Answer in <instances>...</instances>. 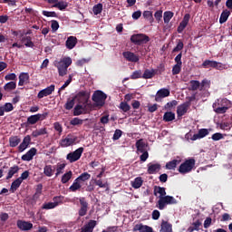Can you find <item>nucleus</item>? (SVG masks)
<instances>
[{
    "label": "nucleus",
    "mask_w": 232,
    "mask_h": 232,
    "mask_svg": "<svg viewBox=\"0 0 232 232\" xmlns=\"http://www.w3.org/2000/svg\"><path fill=\"white\" fill-rule=\"evenodd\" d=\"M55 68L58 70L60 77H64L68 74V68L72 66V58L70 56H65L61 59L59 62L54 63Z\"/></svg>",
    "instance_id": "obj_1"
},
{
    "label": "nucleus",
    "mask_w": 232,
    "mask_h": 232,
    "mask_svg": "<svg viewBox=\"0 0 232 232\" xmlns=\"http://www.w3.org/2000/svg\"><path fill=\"white\" fill-rule=\"evenodd\" d=\"M230 102L227 99H218L213 103L214 111L218 114L226 113L229 110Z\"/></svg>",
    "instance_id": "obj_2"
},
{
    "label": "nucleus",
    "mask_w": 232,
    "mask_h": 232,
    "mask_svg": "<svg viewBox=\"0 0 232 232\" xmlns=\"http://www.w3.org/2000/svg\"><path fill=\"white\" fill-rule=\"evenodd\" d=\"M151 39L146 34H136L130 36V43L136 44V46H142V44H148Z\"/></svg>",
    "instance_id": "obj_3"
},
{
    "label": "nucleus",
    "mask_w": 232,
    "mask_h": 232,
    "mask_svg": "<svg viewBox=\"0 0 232 232\" xmlns=\"http://www.w3.org/2000/svg\"><path fill=\"white\" fill-rule=\"evenodd\" d=\"M177 204V199L173 198V196H163L159 197V200L157 202V208L160 210L165 209L167 206Z\"/></svg>",
    "instance_id": "obj_4"
},
{
    "label": "nucleus",
    "mask_w": 232,
    "mask_h": 232,
    "mask_svg": "<svg viewBox=\"0 0 232 232\" xmlns=\"http://www.w3.org/2000/svg\"><path fill=\"white\" fill-rule=\"evenodd\" d=\"M79 138L73 133H69L64 139L60 141V146L62 148H70V146H75L79 141Z\"/></svg>",
    "instance_id": "obj_5"
},
{
    "label": "nucleus",
    "mask_w": 232,
    "mask_h": 232,
    "mask_svg": "<svg viewBox=\"0 0 232 232\" xmlns=\"http://www.w3.org/2000/svg\"><path fill=\"white\" fill-rule=\"evenodd\" d=\"M193 168H195V159H188L180 164L178 171L181 175H186V173H190Z\"/></svg>",
    "instance_id": "obj_6"
},
{
    "label": "nucleus",
    "mask_w": 232,
    "mask_h": 232,
    "mask_svg": "<svg viewBox=\"0 0 232 232\" xmlns=\"http://www.w3.org/2000/svg\"><path fill=\"white\" fill-rule=\"evenodd\" d=\"M92 99L93 102H95L96 106L102 108V106L106 104V99H108V96L102 91H96L93 92Z\"/></svg>",
    "instance_id": "obj_7"
},
{
    "label": "nucleus",
    "mask_w": 232,
    "mask_h": 232,
    "mask_svg": "<svg viewBox=\"0 0 232 232\" xmlns=\"http://www.w3.org/2000/svg\"><path fill=\"white\" fill-rule=\"evenodd\" d=\"M77 100L78 104L82 106H88V102L90 101V92L81 91L74 96V101Z\"/></svg>",
    "instance_id": "obj_8"
},
{
    "label": "nucleus",
    "mask_w": 232,
    "mask_h": 232,
    "mask_svg": "<svg viewBox=\"0 0 232 232\" xmlns=\"http://www.w3.org/2000/svg\"><path fill=\"white\" fill-rule=\"evenodd\" d=\"M84 152V148L80 147L72 152H70L66 156V160L71 163L77 162L82 157V153Z\"/></svg>",
    "instance_id": "obj_9"
},
{
    "label": "nucleus",
    "mask_w": 232,
    "mask_h": 232,
    "mask_svg": "<svg viewBox=\"0 0 232 232\" xmlns=\"http://www.w3.org/2000/svg\"><path fill=\"white\" fill-rule=\"evenodd\" d=\"M201 66L205 69L214 68L215 70H224V64H222V63L213 60H205Z\"/></svg>",
    "instance_id": "obj_10"
},
{
    "label": "nucleus",
    "mask_w": 232,
    "mask_h": 232,
    "mask_svg": "<svg viewBox=\"0 0 232 232\" xmlns=\"http://www.w3.org/2000/svg\"><path fill=\"white\" fill-rule=\"evenodd\" d=\"M46 117H48V112L31 115L27 118V124H31V125L37 124L39 121H44Z\"/></svg>",
    "instance_id": "obj_11"
},
{
    "label": "nucleus",
    "mask_w": 232,
    "mask_h": 232,
    "mask_svg": "<svg viewBox=\"0 0 232 232\" xmlns=\"http://www.w3.org/2000/svg\"><path fill=\"white\" fill-rule=\"evenodd\" d=\"M80 202V209L78 210V215L79 217H86L89 209V204L88 201L86 200V198H79Z\"/></svg>",
    "instance_id": "obj_12"
},
{
    "label": "nucleus",
    "mask_w": 232,
    "mask_h": 232,
    "mask_svg": "<svg viewBox=\"0 0 232 232\" xmlns=\"http://www.w3.org/2000/svg\"><path fill=\"white\" fill-rule=\"evenodd\" d=\"M53 92H55V85L52 84V85L48 86L47 88L40 91L37 94V98L44 99V97H48V95H52V93H53Z\"/></svg>",
    "instance_id": "obj_13"
},
{
    "label": "nucleus",
    "mask_w": 232,
    "mask_h": 232,
    "mask_svg": "<svg viewBox=\"0 0 232 232\" xmlns=\"http://www.w3.org/2000/svg\"><path fill=\"white\" fill-rule=\"evenodd\" d=\"M189 19H191V15L189 14H186L177 28L178 34H182V32L186 30V26H188Z\"/></svg>",
    "instance_id": "obj_14"
},
{
    "label": "nucleus",
    "mask_w": 232,
    "mask_h": 232,
    "mask_svg": "<svg viewBox=\"0 0 232 232\" xmlns=\"http://www.w3.org/2000/svg\"><path fill=\"white\" fill-rule=\"evenodd\" d=\"M30 144H32V137L30 135H26L18 146L19 153H23V151H24V150H26Z\"/></svg>",
    "instance_id": "obj_15"
},
{
    "label": "nucleus",
    "mask_w": 232,
    "mask_h": 232,
    "mask_svg": "<svg viewBox=\"0 0 232 232\" xmlns=\"http://www.w3.org/2000/svg\"><path fill=\"white\" fill-rule=\"evenodd\" d=\"M189 108V102H183L182 104L179 105L177 108L178 117H184V115L188 113Z\"/></svg>",
    "instance_id": "obj_16"
},
{
    "label": "nucleus",
    "mask_w": 232,
    "mask_h": 232,
    "mask_svg": "<svg viewBox=\"0 0 232 232\" xmlns=\"http://www.w3.org/2000/svg\"><path fill=\"white\" fill-rule=\"evenodd\" d=\"M37 155V149L31 148L25 154L22 156V160L25 162H30V160H34V157Z\"/></svg>",
    "instance_id": "obj_17"
},
{
    "label": "nucleus",
    "mask_w": 232,
    "mask_h": 232,
    "mask_svg": "<svg viewBox=\"0 0 232 232\" xmlns=\"http://www.w3.org/2000/svg\"><path fill=\"white\" fill-rule=\"evenodd\" d=\"M169 90L166 88L160 89L155 96L156 102H160V99H166V97H169Z\"/></svg>",
    "instance_id": "obj_18"
},
{
    "label": "nucleus",
    "mask_w": 232,
    "mask_h": 232,
    "mask_svg": "<svg viewBox=\"0 0 232 232\" xmlns=\"http://www.w3.org/2000/svg\"><path fill=\"white\" fill-rule=\"evenodd\" d=\"M16 226L21 231H30L33 229L34 224L28 221L18 220Z\"/></svg>",
    "instance_id": "obj_19"
},
{
    "label": "nucleus",
    "mask_w": 232,
    "mask_h": 232,
    "mask_svg": "<svg viewBox=\"0 0 232 232\" xmlns=\"http://www.w3.org/2000/svg\"><path fill=\"white\" fill-rule=\"evenodd\" d=\"M147 167V171L149 175H155V173H159V171H160V169L162 168L160 163H149Z\"/></svg>",
    "instance_id": "obj_20"
},
{
    "label": "nucleus",
    "mask_w": 232,
    "mask_h": 232,
    "mask_svg": "<svg viewBox=\"0 0 232 232\" xmlns=\"http://www.w3.org/2000/svg\"><path fill=\"white\" fill-rule=\"evenodd\" d=\"M122 55L126 61H129V63H139L140 61L139 55L130 51L123 52Z\"/></svg>",
    "instance_id": "obj_21"
},
{
    "label": "nucleus",
    "mask_w": 232,
    "mask_h": 232,
    "mask_svg": "<svg viewBox=\"0 0 232 232\" xmlns=\"http://www.w3.org/2000/svg\"><path fill=\"white\" fill-rule=\"evenodd\" d=\"M209 135V130L208 129H200L197 134H194L190 140H198V139H204V137H208Z\"/></svg>",
    "instance_id": "obj_22"
},
{
    "label": "nucleus",
    "mask_w": 232,
    "mask_h": 232,
    "mask_svg": "<svg viewBox=\"0 0 232 232\" xmlns=\"http://www.w3.org/2000/svg\"><path fill=\"white\" fill-rule=\"evenodd\" d=\"M86 105H82L80 103L75 105L73 109L74 117H79V115H84V113H86Z\"/></svg>",
    "instance_id": "obj_23"
},
{
    "label": "nucleus",
    "mask_w": 232,
    "mask_h": 232,
    "mask_svg": "<svg viewBox=\"0 0 232 232\" xmlns=\"http://www.w3.org/2000/svg\"><path fill=\"white\" fill-rule=\"evenodd\" d=\"M67 50H73L74 46H77V37L69 36L65 42Z\"/></svg>",
    "instance_id": "obj_24"
},
{
    "label": "nucleus",
    "mask_w": 232,
    "mask_h": 232,
    "mask_svg": "<svg viewBox=\"0 0 232 232\" xmlns=\"http://www.w3.org/2000/svg\"><path fill=\"white\" fill-rule=\"evenodd\" d=\"M136 148L138 153H144V151H148L146 148L148 145L144 142V140L140 139L136 141Z\"/></svg>",
    "instance_id": "obj_25"
},
{
    "label": "nucleus",
    "mask_w": 232,
    "mask_h": 232,
    "mask_svg": "<svg viewBox=\"0 0 232 232\" xmlns=\"http://www.w3.org/2000/svg\"><path fill=\"white\" fill-rule=\"evenodd\" d=\"M95 226H97V221L90 220L87 225L82 227L81 232H93Z\"/></svg>",
    "instance_id": "obj_26"
},
{
    "label": "nucleus",
    "mask_w": 232,
    "mask_h": 232,
    "mask_svg": "<svg viewBox=\"0 0 232 232\" xmlns=\"http://www.w3.org/2000/svg\"><path fill=\"white\" fill-rule=\"evenodd\" d=\"M30 81V75L28 72H21L19 75L18 86H24Z\"/></svg>",
    "instance_id": "obj_27"
},
{
    "label": "nucleus",
    "mask_w": 232,
    "mask_h": 232,
    "mask_svg": "<svg viewBox=\"0 0 232 232\" xmlns=\"http://www.w3.org/2000/svg\"><path fill=\"white\" fill-rule=\"evenodd\" d=\"M133 231L139 232H153V228L142 224H137L133 227Z\"/></svg>",
    "instance_id": "obj_28"
},
{
    "label": "nucleus",
    "mask_w": 232,
    "mask_h": 232,
    "mask_svg": "<svg viewBox=\"0 0 232 232\" xmlns=\"http://www.w3.org/2000/svg\"><path fill=\"white\" fill-rule=\"evenodd\" d=\"M158 70L155 69H146L142 74V79H153L157 75Z\"/></svg>",
    "instance_id": "obj_29"
},
{
    "label": "nucleus",
    "mask_w": 232,
    "mask_h": 232,
    "mask_svg": "<svg viewBox=\"0 0 232 232\" xmlns=\"http://www.w3.org/2000/svg\"><path fill=\"white\" fill-rule=\"evenodd\" d=\"M21 144V138L19 136H11L9 138L10 148H17Z\"/></svg>",
    "instance_id": "obj_30"
},
{
    "label": "nucleus",
    "mask_w": 232,
    "mask_h": 232,
    "mask_svg": "<svg viewBox=\"0 0 232 232\" xmlns=\"http://www.w3.org/2000/svg\"><path fill=\"white\" fill-rule=\"evenodd\" d=\"M180 162H182L180 160H172L166 163L165 168L166 169H172L174 171V169L177 168V166H179V164H180Z\"/></svg>",
    "instance_id": "obj_31"
},
{
    "label": "nucleus",
    "mask_w": 232,
    "mask_h": 232,
    "mask_svg": "<svg viewBox=\"0 0 232 232\" xmlns=\"http://www.w3.org/2000/svg\"><path fill=\"white\" fill-rule=\"evenodd\" d=\"M153 193L155 197H157L158 195H160L159 197H166V188L155 186Z\"/></svg>",
    "instance_id": "obj_32"
},
{
    "label": "nucleus",
    "mask_w": 232,
    "mask_h": 232,
    "mask_svg": "<svg viewBox=\"0 0 232 232\" xmlns=\"http://www.w3.org/2000/svg\"><path fill=\"white\" fill-rule=\"evenodd\" d=\"M21 184H23V181L19 178L13 181L10 188L11 193H15V191L19 189Z\"/></svg>",
    "instance_id": "obj_33"
},
{
    "label": "nucleus",
    "mask_w": 232,
    "mask_h": 232,
    "mask_svg": "<svg viewBox=\"0 0 232 232\" xmlns=\"http://www.w3.org/2000/svg\"><path fill=\"white\" fill-rule=\"evenodd\" d=\"M160 232H173V226L169 224L168 221L163 220L161 222Z\"/></svg>",
    "instance_id": "obj_34"
},
{
    "label": "nucleus",
    "mask_w": 232,
    "mask_h": 232,
    "mask_svg": "<svg viewBox=\"0 0 232 232\" xmlns=\"http://www.w3.org/2000/svg\"><path fill=\"white\" fill-rule=\"evenodd\" d=\"M16 173H19V166L14 165L13 167H10L6 176V180H10V179H12V177H14V175H15Z\"/></svg>",
    "instance_id": "obj_35"
},
{
    "label": "nucleus",
    "mask_w": 232,
    "mask_h": 232,
    "mask_svg": "<svg viewBox=\"0 0 232 232\" xmlns=\"http://www.w3.org/2000/svg\"><path fill=\"white\" fill-rule=\"evenodd\" d=\"M229 15H231V12L229 10L225 9L220 14L219 23L220 24H224L227 19H229Z\"/></svg>",
    "instance_id": "obj_36"
},
{
    "label": "nucleus",
    "mask_w": 232,
    "mask_h": 232,
    "mask_svg": "<svg viewBox=\"0 0 232 232\" xmlns=\"http://www.w3.org/2000/svg\"><path fill=\"white\" fill-rule=\"evenodd\" d=\"M72 177H73V172H72V170H69L68 172L64 173L62 176V179H61L62 184H68V182L72 180Z\"/></svg>",
    "instance_id": "obj_37"
},
{
    "label": "nucleus",
    "mask_w": 232,
    "mask_h": 232,
    "mask_svg": "<svg viewBox=\"0 0 232 232\" xmlns=\"http://www.w3.org/2000/svg\"><path fill=\"white\" fill-rule=\"evenodd\" d=\"M55 169L52 165H45L44 168V174L45 177H53Z\"/></svg>",
    "instance_id": "obj_38"
},
{
    "label": "nucleus",
    "mask_w": 232,
    "mask_h": 232,
    "mask_svg": "<svg viewBox=\"0 0 232 232\" xmlns=\"http://www.w3.org/2000/svg\"><path fill=\"white\" fill-rule=\"evenodd\" d=\"M21 41L22 43H24V46H26V48H34V46L31 36H23Z\"/></svg>",
    "instance_id": "obj_39"
},
{
    "label": "nucleus",
    "mask_w": 232,
    "mask_h": 232,
    "mask_svg": "<svg viewBox=\"0 0 232 232\" xmlns=\"http://www.w3.org/2000/svg\"><path fill=\"white\" fill-rule=\"evenodd\" d=\"M173 15H175V14L171 11L164 12L163 21H164L165 24H168L169 23V21H171V19H173Z\"/></svg>",
    "instance_id": "obj_40"
},
{
    "label": "nucleus",
    "mask_w": 232,
    "mask_h": 232,
    "mask_svg": "<svg viewBox=\"0 0 232 232\" xmlns=\"http://www.w3.org/2000/svg\"><path fill=\"white\" fill-rule=\"evenodd\" d=\"M175 119V113L172 111H167L163 115L164 122H171Z\"/></svg>",
    "instance_id": "obj_41"
},
{
    "label": "nucleus",
    "mask_w": 232,
    "mask_h": 232,
    "mask_svg": "<svg viewBox=\"0 0 232 232\" xmlns=\"http://www.w3.org/2000/svg\"><path fill=\"white\" fill-rule=\"evenodd\" d=\"M143 182L144 181L142 180V178L141 177H138L133 181H131V187L134 189H139V188H140L142 186Z\"/></svg>",
    "instance_id": "obj_42"
},
{
    "label": "nucleus",
    "mask_w": 232,
    "mask_h": 232,
    "mask_svg": "<svg viewBox=\"0 0 232 232\" xmlns=\"http://www.w3.org/2000/svg\"><path fill=\"white\" fill-rule=\"evenodd\" d=\"M53 8H58V10H66L68 8V2L66 1H58L57 4L53 5Z\"/></svg>",
    "instance_id": "obj_43"
},
{
    "label": "nucleus",
    "mask_w": 232,
    "mask_h": 232,
    "mask_svg": "<svg viewBox=\"0 0 232 232\" xmlns=\"http://www.w3.org/2000/svg\"><path fill=\"white\" fill-rule=\"evenodd\" d=\"M92 179V175L88 172L82 173L78 178H76V180L81 182H86V180H90Z\"/></svg>",
    "instance_id": "obj_44"
},
{
    "label": "nucleus",
    "mask_w": 232,
    "mask_h": 232,
    "mask_svg": "<svg viewBox=\"0 0 232 232\" xmlns=\"http://www.w3.org/2000/svg\"><path fill=\"white\" fill-rule=\"evenodd\" d=\"M46 133H48V131L46 130V128H43V129H40V130H34L32 132V137L36 139V137H41V135H46Z\"/></svg>",
    "instance_id": "obj_45"
},
{
    "label": "nucleus",
    "mask_w": 232,
    "mask_h": 232,
    "mask_svg": "<svg viewBox=\"0 0 232 232\" xmlns=\"http://www.w3.org/2000/svg\"><path fill=\"white\" fill-rule=\"evenodd\" d=\"M189 84H190V90L192 92H197V90H200V82L197 80H191L189 82Z\"/></svg>",
    "instance_id": "obj_46"
},
{
    "label": "nucleus",
    "mask_w": 232,
    "mask_h": 232,
    "mask_svg": "<svg viewBox=\"0 0 232 232\" xmlns=\"http://www.w3.org/2000/svg\"><path fill=\"white\" fill-rule=\"evenodd\" d=\"M81 188H82L81 183L76 179L69 188V191H72V193H75V191H78V189H80Z\"/></svg>",
    "instance_id": "obj_47"
},
{
    "label": "nucleus",
    "mask_w": 232,
    "mask_h": 232,
    "mask_svg": "<svg viewBox=\"0 0 232 232\" xmlns=\"http://www.w3.org/2000/svg\"><path fill=\"white\" fill-rule=\"evenodd\" d=\"M15 88H17L15 82H9L4 86L5 92H12V90H15Z\"/></svg>",
    "instance_id": "obj_48"
},
{
    "label": "nucleus",
    "mask_w": 232,
    "mask_h": 232,
    "mask_svg": "<svg viewBox=\"0 0 232 232\" xmlns=\"http://www.w3.org/2000/svg\"><path fill=\"white\" fill-rule=\"evenodd\" d=\"M143 17H144V19L149 21V23H150V24H151V23H153V21H155V19L153 18V13L151 11H144Z\"/></svg>",
    "instance_id": "obj_49"
},
{
    "label": "nucleus",
    "mask_w": 232,
    "mask_h": 232,
    "mask_svg": "<svg viewBox=\"0 0 232 232\" xmlns=\"http://www.w3.org/2000/svg\"><path fill=\"white\" fill-rule=\"evenodd\" d=\"M57 208V202H48V203H44L42 206V209H55Z\"/></svg>",
    "instance_id": "obj_50"
},
{
    "label": "nucleus",
    "mask_w": 232,
    "mask_h": 232,
    "mask_svg": "<svg viewBox=\"0 0 232 232\" xmlns=\"http://www.w3.org/2000/svg\"><path fill=\"white\" fill-rule=\"evenodd\" d=\"M192 226H193L194 227H189V228H188V231H189V232L200 231V227L202 226V222H200V220L198 219L196 222H194V223L192 224Z\"/></svg>",
    "instance_id": "obj_51"
},
{
    "label": "nucleus",
    "mask_w": 232,
    "mask_h": 232,
    "mask_svg": "<svg viewBox=\"0 0 232 232\" xmlns=\"http://www.w3.org/2000/svg\"><path fill=\"white\" fill-rule=\"evenodd\" d=\"M181 50H184V42H182V40H178V44H177L176 47H174L172 52H173V53H175L177 52H180Z\"/></svg>",
    "instance_id": "obj_52"
},
{
    "label": "nucleus",
    "mask_w": 232,
    "mask_h": 232,
    "mask_svg": "<svg viewBox=\"0 0 232 232\" xmlns=\"http://www.w3.org/2000/svg\"><path fill=\"white\" fill-rule=\"evenodd\" d=\"M92 12H93L94 15H99V14H102V4L95 5L92 7Z\"/></svg>",
    "instance_id": "obj_53"
},
{
    "label": "nucleus",
    "mask_w": 232,
    "mask_h": 232,
    "mask_svg": "<svg viewBox=\"0 0 232 232\" xmlns=\"http://www.w3.org/2000/svg\"><path fill=\"white\" fill-rule=\"evenodd\" d=\"M73 106H75V98H72V100H68L64 105L65 110H72Z\"/></svg>",
    "instance_id": "obj_54"
},
{
    "label": "nucleus",
    "mask_w": 232,
    "mask_h": 232,
    "mask_svg": "<svg viewBox=\"0 0 232 232\" xmlns=\"http://www.w3.org/2000/svg\"><path fill=\"white\" fill-rule=\"evenodd\" d=\"M120 110H122V111H124L126 113V112L130 111V110H131V107L130 106V104H128V102H121L120 103Z\"/></svg>",
    "instance_id": "obj_55"
},
{
    "label": "nucleus",
    "mask_w": 232,
    "mask_h": 232,
    "mask_svg": "<svg viewBox=\"0 0 232 232\" xmlns=\"http://www.w3.org/2000/svg\"><path fill=\"white\" fill-rule=\"evenodd\" d=\"M64 168H66V164H64V163H58L57 164V168H56L55 177H57L58 175L63 174V171L64 170Z\"/></svg>",
    "instance_id": "obj_56"
},
{
    "label": "nucleus",
    "mask_w": 232,
    "mask_h": 232,
    "mask_svg": "<svg viewBox=\"0 0 232 232\" xmlns=\"http://www.w3.org/2000/svg\"><path fill=\"white\" fill-rule=\"evenodd\" d=\"M82 122H84L83 120H81L79 118H73L71 121L70 124L71 126H82Z\"/></svg>",
    "instance_id": "obj_57"
},
{
    "label": "nucleus",
    "mask_w": 232,
    "mask_h": 232,
    "mask_svg": "<svg viewBox=\"0 0 232 232\" xmlns=\"http://www.w3.org/2000/svg\"><path fill=\"white\" fill-rule=\"evenodd\" d=\"M130 79L135 80V79H142V71L138 70L134 71L132 74L130 75Z\"/></svg>",
    "instance_id": "obj_58"
},
{
    "label": "nucleus",
    "mask_w": 232,
    "mask_h": 232,
    "mask_svg": "<svg viewBox=\"0 0 232 232\" xmlns=\"http://www.w3.org/2000/svg\"><path fill=\"white\" fill-rule=\"evenodd\" d=\"M180 72H182V65L175 64L172 67V75H179V73H180Z\"/></svg>",
    "instance_id": "obj_59"
},
{
    "label": "nucleus",
    "mask_w": 232,
    "mask_h": 232,
    "mask_svg": "<svg viewBox=\"0 0 232 232\" xmlns=\"http://www.w3.org/2000/svg\"><path fill=\"white\" fill-rule=\"evenodd\" d=\"M209 81L208 79H204L202 80L201 83H200V88H199V92H202V90H206V88H209Z\"/></svg>",
    "instance_id": "obj_60"
},
{
    "label": "nucleus",
    "mask_w": 232,
    "mask_h": 232,
    "mask_svg": "<svg viewBox=\"0 0 232 232\" xmlns=\"http://www.w3.org/2000/svg\"><path fill=\"white\" fill-rule=\"evenodd\" d=\"M4 108V111L8 113L10 111H14V105L11 102H6L5 105L2 106Z\"/></svg>",
    "instance_id": "obj_61"
},
{
    "label": "nucleus",
    "mask_w": 232,
    "mask_h": 232,
    "mask_svg": "<svg viewBox=\"0 0 232 232\" xmlns=\"http://www.w3.org/2000/svg\"><path fill=\"white\" fill-rule=\"evenodd\" d=\"M121 137H122V130L117 129L115 131H114V134H113V137L112 139L114 140H119L121 139Z\"/></svg>",
    "instance_id": "obj_62"
},
{
    "label": "nucleus",
    "mask_w": 232,
    "mask_h": 232,
    "mask_svg": "<svg viewBox=\"0 0 232 232\" xmlns=\"http://www.w3.org/2000/svg\"><path fill=\"white\" fill-rule=\"evenodd\" d=\"M51 28L53 32H57L59 30V22L56 20L51 21Z\"/></svg>",
    "instance_id": "obj_63"
},
{
    "label": "nucleus",
    "mask_w": 232,
    "mask_h": 232,
    "mask_svg": "<svg viewBox=\"0 0 232 232\" xmlns=\"http://www.w3.org/2000/svg\"><path fill=\"white\" fill-rule=\"evenodd\" d=\"M43 15L45 17H57V13L54 11H43Z\"/></svg>",
    "instance_id": "obj_64"
}]
</instances>
